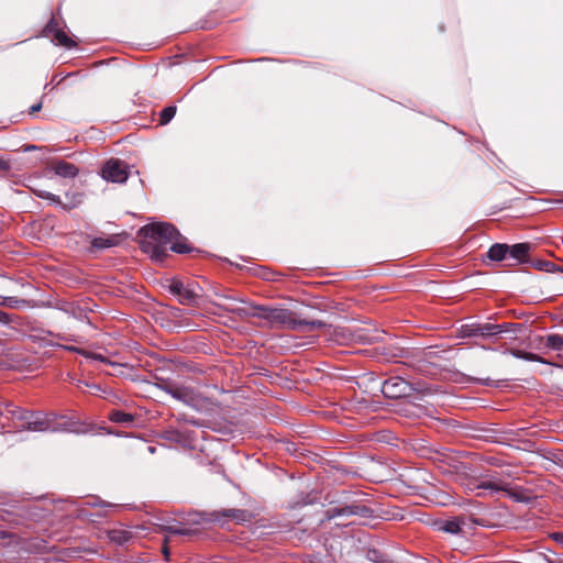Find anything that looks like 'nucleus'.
<instances>
[{"label": "nucleus", "instance_id": "nucleus-1", "mask_svg": "<svg viewBox=\"0 0 563 563\" xmlns=\"http://www.w3.org/2000/svg\"><path fill=\"white\" fill-rule=\"evenodd\" d=\"M144 234L141 242L143 252L150 255L155 262H161L169 250L183 254L190 251L186 239L169 223H152L142 229Z\"/></svg>", "mask_w": 563, "mask_h": 563}, {"label": "nucleus", "instance_id": "nucleus-2", "mask_svg": "<svg viewBox=\"0 0 563 563\" xmlns=\"http://www.w3.org/2000/svg\"><path fill=\"white\" fill-rule=\"evenodd\" d=\"M257 316L266 320L273 327H283L289 329H300L303 327L321 328L324 325L321 321L303 322L297 321L294 313L288 309L283 308H260Z\"/></svg>", "mask_w": 563, "mask_h": 563}, {"label": "nucleus", "instance_id": "nucleus-3", "mask_svg": "<svg viewBox=\"0 0 563 563\" xmlns=\"http://www.w3.org/2000/svg\"><path fill=\"white\" fill-rule=\"evenodd\" d=\"M471 489H486L490 490L492 493H516L514 488L509 487L508 484L492 476H484L477 479ZM554 485L550 481L538 479L534 487L523 488L519 493H536L538 490L543 493H552Z\"/></svg>", "mask_w": 563, "mask_h": 563}, {"label": "nucleus", "instance_id": "nucleus-4", "mask_svg": "<svg viewBox=\"0 0 563 563\" xmlns=\"http://www.w3.org/2000/svg\"><path fill=\"white\" fill-rule=\"evenodd\" d=\"M442 499H433L424 497L428 503L440 505V506H450L457 505L463 508L470 516L477 515L483 509L482 505L475 500L465 499L463 497L456 498L455 495H440Z\"/></svg>", "mask_w": 563, "mask_h": 563}, {"label": "nucleus", "instance_id": "nucleus-5", "mask_svg": "<svg viewBox=\"0 0 563 563\" xmlns=\"http://www.w3.org/2000/svg\"><path fill=\"white\" fill-rule=\"evenodd\" d=\"M101 177L107 181L124 183L129 178V167L124 162L110 159L103 165Z\"/></svg>", "mask_w": 563, "mask_h": 563}, {"label": "nucleus", "instance_id": "nucleus-6", "mask_svg": "<svg viewBox=\"0 0 563 563\" xmlns=\"http://www.w3.org/2000/svg\"><path fill=\"white\" fill-rule=\"evenodd\" d=\"M410 389L408 383L399 376L386 379L382 385V393L385 397L396 399L407 395Z\"/></svg>", "mask_w": 563, "mask_h": 563}, {"label": "nucleus", "instance_id": "nucleus-7", "mask_svg": "<svg viewBox=\"0 0 563 563\" xmlns=\"http://www.w3.org/2000/svg\"><path fill=\"white\" fill-rule=\"evenodd\" d=\"M374 511L362 505H350L344 507H334L327 510V516L329 519L339 517V516H360L363 518L372 517Z\"/></svg>", "mask_w": 563, "mask_h": 563}, {"label": "nucleus", "instance_id": "nucleus-8", "mask_svg": "<svg viewBox=\"0 0 563 563\" xmlns=\"http://www.w3.org/2000/svg\"><path fill=\"white\" fill-rule=\"evenodd\" d=\"M168 288L172 294L179 297L180 303H192L199 297L195 288L186 286L181 280L173 279Z\"/></svg>", "mask_w": 563, "mask_h": 563}, {"label": "nucleus", "instance_id": "nucleus-9", "mask_svg": "<svg viewBox=\"0 0 563 563\" xmlns=\"http://www.w3.org/2000/svg\"><path fill=\"white\" fill-rule=\"evenodd\" d=\"M384 468V465L378 461H375L372 457H364L361 460V466L358 471V475L366 477L372 482H382L383 478L379 474V471Z\"/></svg>", "mask_w": 563, "mask_h": 563}, {"label": "nucleus", "instance_id": "nucleus-10", "mask_svg": "<svg viewBox=\"0 0 563 563\" xmlns=\"http://www.w3.org/2000/svg\"><path fill=\"white\" fill-rule=\"evenodd\" d=\"M529 252V243H517L511 246L508 245V258L511 260L514 264H521L527 262Z\"/></svg>", "mask_w": 563, "mask_h": 563}, {"label": "nucleus", "instance_id": "nucleus-11", "mask_svg": "<svg viewBox=\"0 0 563 563\" xmlns=\"http://www.w3.org/2000/svg\"><path fill=\"white\" fill-rule=\"evenodd\" d=\"M504 354H510L516 358L523 360L527 362H537V363L547 364V365H551V366H559L554 362L549 361L537 353L527 352L523 350H507L504 352Z\"/></svg>", "mask_w": 563, "mask_h": 563}, {"label": "nucleus", "instance_id": "nucleus-12", "mask_svg": "<svg viewBox=\"0 0 563 563\" xmlns=\"http://www.w3.org/2000/svg\"><path fill=\"white\" fill-rule=\"evenodd\" d=\"M173 398L183 401L186 405L196 407L199 401V397L189 388H175L169 390Z\"/></svg>", "mask_w": 563, "mask_h": 563}, {"label": "nucleus", "instance_id": "nucleus-13", "mask_svg": "<svg viewBox=\"0 0 563 563\" xmlns=\"http://www.w3.org/2000/svg\"><path fill=\"white\" fill-rule=\"evenodd\" d=\"M545 349L556 352L559 358H563V336L560 334H549L542 338Z\"/></svg>", "mask_w": 563, "mask_h": 563}, {"label": "nucleus", "instance_id": "nucleus-14", "mask_svg": "<svg viewBox=\"0 0 563 563\" xmlns=\"http://www.w3.org/2000/svg\"><path fill=\"white\" fill-rule=\"evenodd\" d=\"M54 172L63 178H74L78 175V168L74 164L64 161L54 166Z\"/></svg>", "mask_w": 563, "mask_h": 563}, {"label": "nucleus", "instance_id": "nucleus-15", "mask_svg": "<svg viewBox=\"0 0 563 563\" xmlns=\"http://www.w3.org/2000/svg\"><path fill=\"white\" fill-rule=\"evenodd\" d=\"M487 257L492 261L500 262L508 258V245L503 243L493 244L488 252Z\"/></svg>", "mask_w": 563, "mask_h": 563}, {"label": "nucleus", "instance_id": "nucleus-16", "mask_svg": "<svg viewBox=\"0 0 563 563\" xmlns=\"http://www.w3.org/2000/svg\"><path fill=\"white\" fill-rule=\"evenodd\" d=\"M119 240L117 236L95 238L91 241V247L96 250H104L118 245Z\"/></svg>", "mask_w": 563, "mask_h": 563}, {"label": "nucleus", "instance_id": "nucleus-17", "mask_svg": "<svg viewBox=\"0 0 563 563\" xmlns=\"http://www.w3.org/2000/svg\"><path fill=\"white\" fill-rule=\"evenodd\" d=\"M85 357L89 358V360L99 361V362L109 364V365L113 366L117 369L115 373H118V374H122L123 373L122 368L125 366L123 363H117V362L110 361L109 358H107L102 354L91 353V352H88V351H86Z\"/></svg>", "mask_w": 563, "mask_h": 563}, {"label": "nucleus", "instance_id": "nucleus-18", "mask_svg": "<svg viewBox=\"0 0 563 563\" xmlns=\"http://www.w3.org/2000/svg\"><path fill=\"white\" fill-rule=\"evenodd\" d=\"M0 306L21 309L30 307V302L25 299H19L15 297L0 296Z\"/></svg>", "mask_w": 563, "mask_h": 563}, {"label": "nucleus", "instance_id": "nucleus-19", "mask_svg": "<svg viewBox=\"0 0 563 563\" xmlns=\"http://www.w3.org/2000/svg\"><path fill=\"white\" fill-rule=\"evenodd\" d=\"M53 41L55 44L64 46L66 48H71L76 45L75 42L63 30H56L54 32Z\"/></svg>", "mask_w": 563, "mask_h": 563}, {"label": "nucleus", "instance_id": "nucleus-20", "mask_svg": "<svg viewBox=\"0 0 563 563\" xmlns=\"http://www.w3.org/2000/svg\"><path fill=\"white\" fill-rule=\"evenodd\" d=\"M222 516L231 518L232 520H235L236 522H243L249 520L250 515L245 510L240 509H225L222 511Z\"/></svg>", "mask_w": 563, "mask_h": 563}, {"label": "nucleus", "instance_id": "nucleus-21", "mask_svg": "<svg viewBox=\"0 0 563 563\" xmlns=\"http://www.w3.org/2000/svg\"><path fill=\"white\" fill-rule=\"evenodd\" d=\"M464 523V519L462 517H455L452 520H448L444 522L442 529L449 533H459L461 531V526Z\"/></svg>", "mask_w": 563, "mask_h": 563}, {"label": "nucleus", "instance_id": "nucleus-22", "mask_svg": "<svg viewBox=\"0 0 563 563\" xmlns=\"http://www.w3.org/2000/svg\"><path fill=\"white\" fill-rule=\"evenodd\" d=\"M110 420L118 423H130L133 421V416L124 411H113L110 413Z\"/></svg>", "mask_w": 563, "mask_h": 563}, {"label": "nucleus", "instance_id": "nucleus-23", "mask_svg": "<svg viewBox=\"0 0 563 563\" xmlns=\"http://www.w3.org/2000/svg\"><path fill=\"white\" fill-rule=\"evenodd\" d=\"M35 195L42 199L47 200L49 203L59 206L62 205L60 198L52 192H48L46 190L37 189L35 190Z\"/></svg>", "mask_w": 563, "mask_h": 563}, {"label": "nucleus", "instance_id": "nucleus-24", "mask_svg": "<svg viewBox=\"0 0 563 563\" xmlns=\"http://www.w3.org/2000/svg\"><path fill=\"white\" fill-rule=\"evenodd\" d=\"M175 114H176L175 106H169V107L164 108L159 115V123L163 125L167 124L168 122L172 121V119L175 117Z\"/></svg>", "mask_w": 563, "mask_h": 563}, {"label": "nucleus", "instance_id": "nucleus-25", "mask_svg": "<svg viewBox=\"0 0 563 563\" xmlns=\"http://www.w3.org/2000/svg\"><path fill=\"white\" fill-rule=\"evenodd\" d=\"M366 556L373 563H391L384 554L377 550H368Z\"/></svg>", "mask_w": 563, "mask_h": 563}, {"label": "nucleus", "instance_id": "nucleus-26", "mask_svg": "<svg viewBox=\"0 0 563 563\" xmlns=\"http://www.w3.org/2000/svg\"><path fill=\"white\" fill-rule=\"evenodd\" d=\"M481 329H482L481 335H487V336L495 335L497 333L503 332L500 325L490 324V323H487V324L481 327Z\"/></svg>", "mask_w": 563, "mask_h": 563}, {"label": "nucleus", "instance_id": "nucleus-27", "mask_svg": "<svg viewBox=\"0 0 563 563\" xmlns=\"http://www.w3.org/2000/svg\"><path fill=\"white\" fill-rule=\"evenodd\" d=\"M462 336H477L481 335L482 329L479 325H464L461 330Z\"/></svg>", "mask_w": 563, "mask_h": 563}, {"label": "nucleus", "instance_id": "nucleus-28", "mask_svg": "<svg viewBox=\"0 0 563 563\" xmlns=\"http://www.w3.org/2000/svg\"><path fill=\"white\" fill-rule=\"evenodd\" d=\"M47 429V423L43 420H34L29 422L27 430L34 432L45 431Z\"/></svg>", "mask_w": 563, "mask_h": 563}, {"label": "nucleus", "instance_id": "nucleus-29", "mask_svg": "<svg viewBox=\"0 0 563 563\" xmlns=\"http://www.w3.org/2000/svg\"><path fill=\"white\" fill-rule=\"evenodd\" d=\"M165 530L169 533V534H177V536H189L191 534V530L189 529H184V528H177L175 526H168V527H165Z\"/></svg>", "mask_w": 563, "mask_h": 563}, {"label": "nucleus", "instance_id": "nucleus-30", "mask_svg": "<svg viewBox=\"0 0 563 563\" xmlns=\"http://www.w3.org/2000/svg\"><path fill=\"white\" fill-rule=\"evenodd\" d=\"M509 496L512 497L514 500L518 501V503H529L531 500V498L528 495L516 494V495H509Z\"/></svg>", "mask_w": 563, "mask_h": 563}, {"label": "nucleus", "instance_id": "nucleus-31", "mask_svg": "<svg viewBox=\"0 0 563 563\" xmlns=\"http://www.w3.org/2000/svg\"><path fill=\"white\" fill-rule=\"evenodd\" d=\"M10 321H11L10 316L7 312L0 310V323L8 324Z\"/></svg>", "mask_w": 563, "mask_h": 563}, {"label": "nucleus", "instance_id": "nucleus-32", "mask_svg": "<svg viewBox=\"0 0 563 563\" xmlns=\"http://www.w3.org/2000/svg\"><path fill=\"white\" fill-rule=\"evenodd\" d=\"M86 386L89 387L91 393L95 394V395H97L100 391H102V388L99 385H96V384L88 385V384H86Z\"/></svg>", "mask_w": 563, "mask_h": 563}, {"label": "nucleus", "instance_id": "nucleus-33", "mask_svg": "<svg viewBox=\"0 0 563 563\" xmlns=\"http://www.w3.org/2000/svg\"><path fill=\"white\" fill-rule=\"evenodd\" d=\"M216 296H218L219 298H222L227 301H238V299L235 297H232V296H228V295H221V294H216Z\"/></svg>", "mask_w": 563, "mask_h": 563}, {"label": "nucleus", "instance_id": "nucleus-34", "mask_svg": "<svg viewBox=\"0 0 563 563\" xmlns=\"http://www.w3.org/2000/svg\"><path fill=\"white\" fill-rule=\"evenodd\" d=\"M65 349L68 350V351H73V352L79 353V354H81L84 356H85V353H86L85 350H81V349H78V347H75V346H66Z\"/></svg>", "mask_w": 563, "mask_h": 563}, {"label": "nucleus", "instance_id": "nucleus-35", "mask_svg": "<svg viewBox=\"0 0 563 563\" xmlns=\"http://www.w3.org/2000/svg\"><path fill=\"white\" fill-rule=\"evenodd\" d=\"M74 201H71L69 208L76 207L80 202V196L79 195H73Z\"/></svg>", "mask_w": 563, "mask_h": 563}, {"label": "nucleus", "instance_id": "nucleus-36", "mask_svg": "<svg viewBox=\"0 0 563 563\" xmlns=\"http://www.w3.org/2000/svg\"><path fill=\"white\" fill-rule=\"evenodd\" d=\"M9 169V163L4 159H0V170H8Z\"/></svg>", "mask_w": 563, "mask_h": 563}, {"label": "nucleus", "instance_id": "nucleus-37", "mask_svg": "<svg viewBox=\"0 0 563 563\" xmlns=\"http://www.w3.org/2000/svg\"><path fill=\"white\" fill-rule=\"evenodd\" d=\"M553 538L554 540L563 544V533H554Z\"/></svg>", "mask_w": 563, "mask_h": 563}, {"label": "nucleus", "instance_id": "nucleus-38", "mask_svg": "<svg viewBox=\"0 0 563 563\" xmlns=\"http://www.w3.org/2000/svg\"><path fill=\"white\" fill-rule=\"evenodd\" d=\"M42 108V103H37L31 107V113L38 111Z\"/></svg>", "mask_w": 563, "mask_h": 563}, {"label": "nucleus", "instance_id": "nucleus-39", "mask_svg": "<svg viewBox=\"0 0 563 563\" xmlns=\"http://www.w3.org/2000/svg\"><path fill=\"white\" fill-rule=\"evenodd\" d=\"M164 555H165V558H166V559H167V558H168V555H169V552H168V549H167V548H164Z\"/></svg>", "mask_w": 563, "mask_h": 563}, {"label": "nucleus", "instance_id": "nucleus-40", "mask_svg": "<svg viewBox=\"0 0 563 563\" xmlns=\"http://www.w3.org/2000/svg\"><path fill=\"white\" fill-rule=\"evenodd\" d=\"M103 506H104V507H110V508L118 507L117 505H112V504H104Z\"/></svg>", "mask_w": 563, "mask_h": 563}, {"label": "nucleus", "instance_id": "nucleus-41", "mask_svg": "<svg viewBox=\"0 0 563 563\" xmlns=\"http://www.w3.org/2000/svg\"><path fill=\"white\" fill-rule=\"evenodd\" d=\"M52 24H53V20L48 23V25H47V30H49V31H51Z\"/></svg>", "mask_w": 563, "mask_h": 563}, {"label": "nucleus", "instance_id": "nucleus-42", "mask_svg": "<svg viewBox=\"0 0 563 563\" xmlns=\"http://www.w3.org/2000/svg\"><path fill=\"white\" fill-rule=\"evenodd\" d=\"M222 307L225 308L227 310H232V308L229 306H222Z\"/></svg>", "mask_w": 563, "mask_h": 563}]
</instances>
